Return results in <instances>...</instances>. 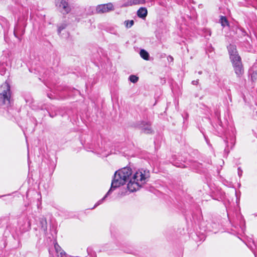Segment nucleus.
Instances as JSON below:
<instances>
[{
	"label": "nucleus",
	"mask_w": 257,
	"mask_h": 257,
	"mask_svg": "<svg viewBox=\"0 0 257 257\" xmlns=\"http://www.w3.org/2000/svg\"><path fill=\"white\" fill-rule=\"evenodd\" d=\"M10 86L7 82H5L0 87V100L4 103H10Z\"/></svg>",
	"instance_id": "obj_2"
},
{
	"label": "nucleus",
	"mask_w": 257,
	"mask_h": 257,
	"mask_svg": "<svg viewBox=\"0 0 257 257\" xmlns=\"http://www.w3.org/2000/svg\"><path fill=\"white\" fill-rule=\"evenodd\" d=\"M198 73H199V74H201L202 73V72H201V71H199V72H198Z\"/></svg>",
	"instance_id": "obj_25"
},
{
	"label": "nucleus",
	"mask_w": 257,
	"mask_h": 257,
	"mask_svg": "<svg viewBox=\"0 0 257 257\" xmlns=\"http://www.w3.org/2000/svg\"><path fill=\"white\" fill-rule=\"evenodd\" d=\"M134 24L133 20H126L124 22V25L126 28H131Z\"/></svg>",
	"instance_id": "obj_15"
},
{
	"label": "nucleus",
	"mask_w": 257,
	"mask_h": 257,
	"mask_svg": "<svg viewBox=\"0 0 257 257\" xmlns=\"http://www.w3.org/2000/svg\"><path fill=\"white\" fill-rule=\"evenodd\" d=\"M204 33L205 34L204 36L206 37L207 36H210V35H211V31L210 30H208V29L205 30Z\"/></svg>",
	"instance_id": "obj_19"
},
{
	"label": "nucleus",
	"mask_w": 257,
	"mask_h": 257,
	"mask_svg": "<svg viewBox=\"0 0 257 257\" xmlns=\"http://www.w3.org/2000/svg\"><path fill=\"white\" fill-rule=\"evenodd\" d=\"M41 228L44 232H46L47 229V222L45 218H41L40 220Z\"/></svg>",
	"instance_id": "obj_12"
},
{
	"label": "nucleus",
	"mask_w": 257,
	"mask_h": 257,
	"mask_svg": "<svg viewBox=\"0 0 257 257\" xmlns=\"http://www.w3.org/2000/svg\"><path fill=\"white\" fill-rule=\"evenodd\" d=\"M242 171L239 168L238 169V174L239 176L240 177L242 175Z\"/></svg>",
	"instance_id": "obj_20"
},
{
	"label": "nucleus",
	"mask_w": 257,
	"mask_h": 257,
	"mask_svg": "<svg viewBox=\"0 0 257 257\" xmlns=\"http://www.w3.org/2000/svg\"><path fill=\"white\" fill-rule=\"evenodd\" d=\"M148 11L146 8L142 7L140 8L137 11V15L139 18L144 19L145 18L147 15Z\"/></svg>",
	"instance_id": "obj_10"
},
{
	"label": "nucleus",
	"mask_w": 257,
	"mask_h": 257,
	"mask_svg": "<svg viewBox=\"0 0 257 257\" xmlns=\"http://www.w3.org/2000/svg\"><path fill=\"white\" fill-rule=\"evenodd\" d=\"M109 32L111 33H113L114 34H117V31L115 30H109Z\"/></svg>",
	"instance_id": "obj_22"
},
{
	"label": "nucleus",
	"mask_w": 257,
	"mask_h": 257,
	"mask_svg": "<svg viewBox=\"0 0 257 257\" xmlns=\"http://www.w3.org/2000/svg\"><path fill=\"white\" fill-rule=\"evenodd\" d=\"M228 52L230 56V61L238 59L240 57L236 51V47L233 45H229L227 47Z\"/></svg>",
	"instance_id": "obj_6"
},
{
	"label": "nucleus",
	"mask_w": 257,
	"mask_h": 257,
	"mask_svg": "<svg viewBox=\"0 0 257 257\" xmlns=\"http://www.w3.org/2000/svg\"><path fill=\"white\" fill-rule=\"evenodd\" d=\"M140 127L144 131L145 133L149 134L151 132V124L148 122L143 121L140 124Z\"/></svg>",
	"instance_id": "obj_7"
},
{
	"label": "nucleus",
	"mask_w": 257,
	"mask_h": 257,
	"mask_svg": "<svg viewBox=\"0 0 257 257\" xmlns=\"http://www.w3.org/2000/svg\"><path fill=\"white\" fill-rule=\"evenodd\" d=\"M114 7L112 3H109L106 4L98 5L96 11L98 14L108 13L114 10Z\"/></svg>",
	"instance_id": "obj_5"
},
{
	"label": "nucleus",
	"mask_w": 257,
	"mask_h": 257,
	"mask_svg": "<svg viewBox=\"0 0 257 257\" xmlns=\"http://www.w3.org/2000/svg\"><path fill=\"white\" fill-rule=\"evenodd\" d=\"M169 57L170 59V60H171L172 61L173 60V58L172 56H170Z\"/></svg>",
	"instance_id": "obj_24"
},
{
	"label": "nucleus",
	"mask_w": 257,
	"mask_h": 257,
	"mask_svg": "<svg viewBox=\"0 0 257 257\" xmlns=\"http://www.w3.org/2000/svg\"><path fill=\"white\" fill-rule=\"evenodd\" d=\"M249 73L251 80L254 81L257 79V65H254L250 69Z\"/></svg>",
	"instance_id": "obj_9"
},
{
	"label": "nucleus",
	"mask_w": 257,
	"mask_h": 257,
	"mask_svg": "<svg viewBox=\"0 0 257 257\" xmlns=\"http://www.w3.org/2000/svg\"><path fill=\"white\" fill-rule=\"evenodd\" d=\"M140 54L141 57L145 60H148L149 58V54L146 50L144 49H142L140 51Z\"/></svg>",
	"instance_id": "obj_13"
},
{
	"label": "nucleus",
	"mask_w": 257,
	"mask_h": 257,
	"mask_svg": "<svg viewBox=\"0 0 257 257\" xmlns=\"http://www.w3.org/2000/svg\"><path fill=\"white\" fill-rule=\"evenodd\" d=\"M219 22L223 27H224L226 26L229 25V23H228V22L226 18L224 16L220 17V18L219 20Z\"/></svg>",
	"instance_id": "obj_14"
},
{
	"label": "nucleus",
	"mask_w": 257,
	"mask_h": 257,
	"mask_svg": "<svg viewBox=\"0 0 257 257\" xmlns=\"http://www.w3.org/2000/svg\"><path fill=\"white\" fill-rule=\"evenodd\" d=\"M120 7H126L134 5L133 0H121L118 2Z\"/></svg>",
	"instance_id": "obj_11"
},
{
	"label": "nucleus",
	"mask_w": 257,
	"mask_h": 257,
	"mask_svg": "<svg viewBox=\"0 0 257 257\" xmlns=\"http://www.w3.org/2000/svg\"><path fill=\"white\" fill-rule=\"evenodd\" d=\"M66 25L64 24H63L59 26L58 29V33L60 34L61 32L66 28Z\"/></svg>",
	"instance_id": "obj_18"
},
{
	"label": "nucleus",
	"mask_w": 257,
	"mask_h": 257,
	"mask_svg": "<svg viewBox=\"0 0 257 257\" xmlns=\"http://www.w3.org/2000/svg\"><path fill=\"white\" fill-rule=\"evenodd\" d=\"M150 176V171L147 169H139L133 174L132 170L130 167H124L118 170L114 174L110 189L103 198L95 204L93 208L101 204L113 190L125 184L128 180L129 182L127 186V189L130 192H133L141 188L148 181Z\"/></svg>",
	"instance_id": "obj_1"
},
{
	"label": "nucleus",
	"mask_w": 257,
	"mask_h": 257,
	"mask_svg": "<svg viewBox=\"0 0 257 257\" xmlns=\"http://www.w3.org/2000/svg\"><path fill=\"white\" fill-rule=\"evenodd\" d=\"M198 83V80H193L192 81V84L193 85H197Z\"/></svg>",
	"instance_id": "obj_21"
},
{
	"label": "nucleus",
	"mask_w": 257,
	"mask_h": 257,
	"mask_svg": "<svg viewBox=\"0 0 257 257\" xmlns=\"http://www.w3.org/2000/svg\"><path fill=\"white\" fill-rule=\"evenodd\" d=\"M126 252L127 253H133V252H132V251H126Z\"/></svg>",
	"instance_id": "obj_23"
},
{
	"label": "nucleus",
	"mask_w": 257,
	"mask_h": 257,
	"mask_svg": "<svg viewBox=\"0 0 257 257\" xmlns=\"http://www.w3.org/2000/svg\"><path fill=\"white\" fill-rule=\"evenodd\" d=\"M54 247L58 257H67L65 252L57 243H55Z\"/></svg>",
	"instance_id": "obj_8"
},
{
	"label": "nucleus",
	"mask_w": 257,
	"mask_h": 257,
	"mask_svg": "<svg viewBox=\"0 0 257 257\" xmlns=\"http://www.w3.org/2000/svg\"><path fill=\"white\" fill-rule=\"evenodd\" d=\"M56 7L63 14H67L71 11V8L65 0H57Z\"/></svg>",
	"instance_id": "obj_4"
},
{
	"label": "nucleus",
	"mask_w": 257,
	"mask_h": 257,
	"mask_svg": "<svg viewBox=\"0 0 257 257\" xmlns=\"http://www.w3.org/2000/svg\"><path fill=\"white\" fill-rule=\"evenodd\" d=\"M134 5L144 4L145 3V0H133Z\"/></svg>",
	"instance_id": "obj_17"
},
{
	"label": "nucleus",
	"mask_w": 257,
	"mask_h": 257,
	"mask_svg": "<svg viewBox=\"0 0 257 257\" xmlns=\"http://www.w3.org/2000/svg\"><path fill=\"white\" fill-rule=\"evenodd\" d=\"M139 78L134 75H132L129 77V80L133 83H136L138 81Z\"/></svg>",
	"instance_id": "obj_16"
},
{
	"label": "nucleus",
	"mask_w": 257,
	"mask_h": 257,
	"mask_svg": "<svg viewBox=\"0 0 257 257\" xmlns=\"http://www.w3.org/2000/svg\"><path fill=\"white\" fill-rule=\"evenodd\" d=\"M233 70L237 77L240 78L244 73L241 58L231 61Z\"/></svg>",
	"instance_id": "obj_3"
}]
</instances>
